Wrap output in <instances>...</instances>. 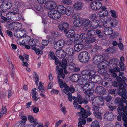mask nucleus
<instances>
[{
  "label": "nucleus",
  "mask_w": 127,
  "mask_h": 127,
  "mask_svg": "<svg viewBox=\"0 0 127 127\" xmlns=\"http://www.w3.org/2000/svg\"><path fill=\"white\" fill-rule=\"evenodd\" d=\"M95 72L93 70H87L82 71V78L85 80H89L94 75Z\"/></svg>",
  "instance_id": "nucleus-5"
},
{
  "label": "nucleus",
  "mask_w": 127,
  "mask_h": 127,
  "mask_svg": "<svg viewBox=\"0 0 127 127\" xmlns=\"http://www.w3.org/2000/svg\"><path fill=\"white\" fill-rule=\"evenodd\" d=\"M83 5L81 2H78L74 4L73 7L75 9L80 10L82 8Z\"/></svg>",
  "instance_id": "nucleus-30"
},
{
  "label": "nucleus",
  "mask_w": 127,
  "mask_h": 127,
  "mask_svg": "<svg viewBox=\"0 0 127 127\" xmlns=\"http://www.w3.org/2000/svg\"><path fill=\"white\" fill-rule=\"evenodd\" d=\"M88 41L89 43L95 42L96 40L95 36L90 37L88 39Z\"/></svg>",
  "instance_id": "nucleus-59"
},
{
  "label": "nucleus",
  "mask_w": 127,
  "mask_h": 127,
  "mask_svg": "<svg viewBox=\"0 0 127 127\" xmlns=\"http://www.w3.org/2000/svg\"><path fill=\"white\" fill-rule=\"evenodd\" d=\"M7 109L5 106H3L2 108V110L0 114V118L2 116L3 114L6 113Z\"/></svg>",
  "instance_id": "nucleus-48"
},
{
  "label": "nucleus",
  "mask_w": 127,
  "mask_h": 127,
  "mask_svg": "<svg viewBox=\"0 0 127 127\" xmlns=\"http://www.w3.org/2000/svg\"><path fill=\"white\" fill-rule=\"evenodd\" d=\"M113 30L112 28L109 27L105 28L103 31V32L105 35H109L113 34Z\"/></svg>",
  "instance_id": "nucleus-23"
},
{
  "label": "nucleus",
  "mask_w": 127,
  "mask_h": 127,
  "mask_svg": "<svg viewBox=\"0 0 127 127\" xmlns=\"http://www.w3.org/2000/svg\"><path fill=\"white\" fill-rule=\"evenodd\" d=\"M112 98L110 95H107L105 97V103L106 105H109V104H112V102L111 100Z\"/></svg>",
  "instance_id": "nucleus-28"
},
{
  "label": "nucleus",
  "mask_w": 127,
  "mask_h": 127,
  "mask_svg": "<svg viewBox=\"0 0 127 127\" xmlns=\"http://www.w3.org/2000/svg\"><path fill=\"white\" fill-rule=\"evenodd\" d=\"M93 114L97 118L100 120L102 119V118L101 116V113L100 112H97V113H94Z\"/></svg>",
  "instance_id": "nucleus-63"
},
{
  "label": "nucleus",
  "mask_w": 127,
  "mask_h": 127,
  "mask_svg": "<svg viewBox=\"0 0 127 127\" xmlns=\"http://www.w3.org/2000/svg\"><path fill=\"white\" fill-rule=\"evenodd\" d=\"M85 118H82L80 117L79 118L78 120L79 121V122L78 123V127H83L82 126V124L84 125L86 124V121Z\"/></svg>",
  "instance_id": "nucleus-33"
},
{
  "label": "nucleus",
  "mask_w": 127,
  "mask_h": 127,
  "mask_svg": "<svg viewBox=\"0 0 127 127\" xmlns=\"http://www.w3.org/2000/svg\"><path fill=\"white\" fill-rule=\"evenodd\" d=\"M35 8L37 11H43V7L41 5H35L34 6Z\"/></svg>",
  "instance_id": "nucleus-54"
},
{
  "label": "nucleus",
  "mask_w": 127,
  "mask_h": 127,
  "mask_svg": "<svg viewBox=\"0 0 127 127\" xmlns=\"http://www.w3.org/2000/svg\"><path fill=\"white\" fill-rule=\"evenodd\" d=\"M120 65V67L121 70L122 71H124L125 70V65L124 64L123 62H120L119 63Z\"/></svg>",
  "instance_id": "nucleus-53"
},
{
  "label": "nucleus",
  "mask_w": 127,
  "mask_h": 127,
  "mask_svg": "<svg viewBox=\"0 0 127 127\" xmlns=\"http://www.w3.org/2000/svg\"><path fill=\"white\" fill-rule=\"evenodd\" d=\"M28 119L31 123H33L32 124L34 125V126H36L38 123L37 119L35 118L34 119V117L32 115H29L28 117Z\"/></svg>",
  "instance_id": "nucleus-22"
},
{
  "label": "nucleus",
  "mask_w": 127,
  "mask_h": 127,
  "mask_svg": "<svg viewBox=\"0 0 127 127\" xmlns=\"http://www.w3.org/2000/svg\"><path fill=\"white\" fill-rule=\"evenodd\" d=\"M105 19L104 17L101 18L99 19V21L103 23V26L104 27L106 28V27H111L113 26V24L111 20L110 21L108 20L106 21H105Z\"/></svg>",
  "instance_id": "nucleus-14"
},
{
  "label": "nucleus",
  "mask_w": 127,
  "mask_h": 127,
  "mask_svg": "<svg viewBox=\"0 0 127 127\" xmlns=\"http://www.w3.org/2000/svg\"><path fill=\"white\" fill-rule=\"evenodd\" d=\"M104 59V57L101 55H98L95 56L93 60V63L95 64H97L103 61Z\"/></svg>",
  "instance_id": "nucleus-10"
},
{
  "label": "nucleus",
  "mask_w": 127,
  "mask_h": 127,
  "mask_svg": "<svg viewBox=\"0 0 127 127\" xmlns=\"http://www.w3.org/2000/svg\"><path fill=\"white\" fill-rule=\"evenodd\" d=\"M58 82L61 88H63L64 87H65V88L67 86L66 83L62 79H60L59 80Z\"/></svg>",
  "instance_id": "nucleus-42"
},
{
  "label": "nucleus",
  "mask_w": 127,
  "mask_h": 127,
  "mask_svg": "<svg viewBox=\"0 0 127 127\" xmlns=\"http://www.w3.org/2000/svg\"><path fill=\"white\" fill-rule=\"evenodd\" d=\"M117 100L119 103L120 106H119L117 109V111L119 115L117 117V119L120 121L121 120V116L123 118H127V100L125 101L124 103H125L126 105L125 106L123 103L121 101V99L119 97L117 98Z\"/></svg>",
  "instance_id": "nucleus-1"
},
{
  "label": "nucleus",
  "mask_w": 127,
  "mask_h": 127,
  "mask_svg": "<svg viewBox=\"0 0 127 127\" xmlns=\"http://www.w3.org/2000/svg\"><path fill=\"white\" fill-rule=\"evenodd\" d=\"M96 35H97L98 37L99 38H101L103 37L104 34L101 31L97 29L95 30Z\"/></svg>",
  "instance_id": "nucleus-41"
},
{
  "label": "nucleus",
  "mask_w": 127,
  "mask_h": 127,
  "mask_svg": "<svg viewBox=\"0 0 127 127\" xmlns=\"http://www.w3.org/2000/svg\"><path fill=\"white\" fill-rule=\"evenodd\" d=\"M48 42L51 44L54 43L56 41V39L52 36H48Z\"/></svg>",
  "instance_id": "nucleus-43"
},
{
  "label": "nucleus",
  "mask_w": 127,
  "mask_h": 127,
  "mask_svg": "<svg viewBox=\"0 0 127 127\" xmlns=\"http://www.w3.org/2000/svg\"><path fill=\"white\" fill-rule=\"evenodd\" d=\"M104 63V62L102 61L101 62V63H100L97 64V67L100 69V70H102L105 68V65L103 64Z\"/></svg>",
  "instance_id": "nucleus-47"
},
{
  "label": "nucleus",
  "mask_w": 127,
  "mask_h": 127,
  "mask_svg": "<svg viewBox=\"0 0 127 127\" xmlns=\"http://www.w3.org/2000/svg\"><path fill=\"white\" fill-rule=\"evenodd\" d=\"M71 80L74 82H78L79 84V82H81L82 80V78L80 75L79 74H75L72 75L71 77Z\"/></svg>",
  "instance_id": "nucleus-13"
},
{
  "label": "nucleus",
  "mask_w": 127,
  "mask_h": 127,
  "mask_svg": "<svg viewBox=\"0 0 127 127\" xmlns=\"http://www.w3.org/2000/svg\"><path fill=\"white\" fill-rule=\"evenodd\" d=\"M65 36L69 38H72L73 37V35L75 33L74 31L72 30H69L65 33Z\"/></svg>",
  "instance_id": "nucleus-29"
},
{
  "label": "nucleus",
  "mask_w": 127,
  "mask_h": 127,
  "mask_svg": "<svg viewBox=\"0 0 127 127\" xmlns=\"http://www.w3.org/2000/svg\"><path fill=\"white\" fill-rule=\"evenodd\" d=\"M119 83L116 81H114L113 82L112 86L115 87H119V90L118 91V93L119 95L121 96L122 99H126L127 98V95L126 92V90L123 87H120Z\"/></svg>",
  "instance_id": "nucleus-2"
},
{
  "label": "nucleus",
  "mask_w": 127,
  "mask_h": 127,
  "mask_svg": "<svg viewBox=\"0 0 127 127\" xmlns=\"http://www.w3.org/2000/svg\"><path fill=\"white\" fill-rule=\"evenodd\" d=\"M68 64H69L68 65L69 66V68L71 69H72L75 67V64L73 62V59H70V60L69 59H68Z\"/></svg>",
  "instance_id": "nucleus-34"
},
{
  "label": "nucleus",
  "mask_w": 127,
  "mask_h": 127,
  "mask_svg": "<svg viewBox=\"0 0 127 127\" xmlns=\"http://www.w3.org/2000/svg\"><path fill=\"white\" fill-rule=\"evenodd\" d=\"M69 25L67 22H63L60 24L58 25V28L62 32H64L65 33L69 30Z\"/></svg>",
  "instance_id": "nucleus-8"
},
{
  "label": "nucleus",
  "mask_w": 127,
  "mask_h": 127,
  "mask_svg": "<svg viewBox=\"0 0 127 127\" xmlns=\"http://www.w3.org/2000/svg\"><path fill=\"white\" fill-rule=\"evenodd\" d=\"M92 9L94 10H99L102 6V3L98 1L93 2L91 4Z\"/></svg>",
  "instance_id": "nucleus-12"
},
{
  "label": "nucleus",
  "mask_w": 127,
  "mask_h": 127,
  "mask_svg": "<svg viewBox=\"0 0 127 127\" xmlns=\"http://www.w3.org/2000/svg\"><path fill=\"white\" fill-rule=\"evenodd\" d=\"M119 60L116 58H113L111 59L110 61V66L112 68L114 69L118 66Z\"/></svg>",
  "instance_id": "nucleus-11"
},
{
  "label": "nucleus",
  "mask_w": 127,
  "mask_h": 127,
  "mask_svg": "<svg viewBox=\"0 0 127 127\" xmlns=\"http://www.w3.org/2000/svg\"><path fill=\"white\" fill-rule=\"evenodd\" d=\"M78 108H80L81 111L78 113V114L80 117H81L83 118H86L88 115L91 114L90 110H85L81 107L80 105H78Z\"/></svg>",
  "instance_id": "nucleus-6"
},
{
  "label": "nucleus",
  "mask_w": 127,
  "mask_h": 127,
  "mask_svg": "<svg viewBox=\"0 0 127 127\" xmlns=\"http://www.w3.org/2000/svg\"><path fill=\"white\" fill-rule=\"evenodd\" d=\"M39 83V85L38 88L39 89V91L42 92H44L45 91L44 90V86L41 84V82H40Z\"/></svg>",
  "instance_id": "nucleus-60"
},
{
  "label": "nucleus",
  "mask_w": 127,
  "mask_h": 127,
  "mask_svg": "<svg viewBox=\"0 0 127 127\" xmlns=\"http://www.w3.org/2000/svg\"><path fill=\"white\" fill-rule=\"evenodd\" d=\"M30 39L28 41V43L29 45L31 46V48L32 47H36V46H37V40L31 39L30 40Z\"/></svg>",
  "instance_id": "nucleus-27"
},
{
  "label": "nucleus",
  "mask_w": 127,
  "mask_h": 127,
  "mask_svg": "<svg viewBox=\"0 0 127 127\" xmlns=\"http://www.w3.org/2000/svg\"><path fill=\"white\" fill-rule=\"evenodd\" d=\"M105 90V89L101 86H97L95 90V93L100 95L104 94Z\"/></svg>",
  "instance_id": "nucleus-18"
},
{
  "label": "nucleus",
  "mask_w": 127,
  "mask_h": 127,
  "mask_svg": "<svg viewBox=\"0 0 127 127\" xmlns=\"http://www.w3.org/2000/svg\"><path fill=\"white\" fill-rule=\"evenodd\" d=\"M15 32L14 33V35L17 37H19L20 38H22V37H23L25 36H26V34H24L22 36H21L20 35V34L19 35H18L17 32V31H15Z\"/></svg>",
  "instance_id": "nucleus-62"
},
{
  "label": "nucleus",
  "mask_w": 127,
  "mask_h": 127,
  "mask_svg": "<svg viewBox=\"0 0 127 127\" xmlns=\"http://www.w3.org/2000/svg\"><path fill=\"white\" fill-rule=\"evenodd\" d=\"M99 107L98 106H94L93 108V110L94 111L93 112V114H94V113H97L99 112Z\"/></svg>",
  "instance_id": "nucleus-61"
},
{
  "label": "nucleus",
  "mask_w": 127,
  "mask_h": 127,
  "mask_svg": "<svg viewBox=\"0 0 127 127\" xmlns=\"http://www.w3.org/2000/svg\"><path fill=\"white\" fill-rule=\"evenodd\" d=\"M51 2L50 9H54L56 7L57 5L56 3L55 2L53 1H52V2Z\"/></svg>",
  "instance_id": "nucleus-64"
},
{
  "label": "nucleus",
  "mask_w": 127,
  "mask_h": 127,
  "mask_svg": "<svg viewBox=\"0 0 127 127\" xmlns=\"http://www.w3.org/2000/svg\"><path fill=\"white\" fill-rule=\"evenodd\" d=\"M54 44V48L55 49H59L60 48H61L59 43L58 41L57 42L56 41V42Z\"/></svg>",
  "instance_id": "nucleus-56"
},
{
  "label": "nucleus",
  "mask_w": 127,
  "mask_h": 127,
  "mask_svg": "<svg viewBox=\"0 0 127 127\" xmlns=\"http://www.w3.org/2000/svg\"><path fill=\"white\" fill-rule=\"evenodd\" d=\"M94 92V90L93 89H88L85 91L84 93L88 95L92 94Z\"/></svg>",
  "instance_id": "nucleus-50"
},
{
  "label": "nucleus",
  "mask_w": 127,
  "mask_h": 127,
  "mask_svg": "<svg viewBox=\"0 0 127 127\" xmlns=\"http://www.w3.org/2000/svg\"><path fill=\"white\" fill-rule=\"evenodd\" d=\"M52 1L49 0L48 1H46L45 4V7L47 9H50V6Z\"/></svg>",
  "instance_id": "nucleus-46"
},
{
  "label": "nucleus",
  "mask_w": 127,
  "mask_h": 127,
  "mask_svg": "<svg viewBox=\"0 0 127 127\" xmlns=\"http://www.w3.org/2000/svg\"><path fill=\"white\" fill-rule=\"evenodd\" d=\"M107 52H109L110 53H115L116 51V48L115 47L112 46L108 48L106 50Z\"/></svg>",
  "instance_id": "nucleus-44"
},
{
  "label": "nucleus",
  "mask_w": 127,
  "mask_h": 127,
  "mask_svg": "<svg viewBox=\"0 0 127 127\" xmlns=\"http://www.w3.org/2000/svg\"><path fill=\"white\" fill-rule=\"evenodd\" d=\"M21 23L17 22H11L9 23L7 26V28L11 31H17L18 27V26L21 27Z\"/></svg>",
  "instance_id": "nucleus-7"
},
{
  "label": "nucleus",
  "mask_w": 127,
  "mask_h": 127,
  "mask_svg": "<svg viewBox=\"0 0 127 127\" xmlns=\"http://www.w3.org/2000/svg\"><path fill=\"white\" fill-rule=\"evenodd\" d=\"M50 33L53 36L59 37L61 35V34L60 33L56 31H50Z\"/></svg>",
  "instance_id": "nucleus-52"
},
{
  "label": "nucleus",
  "mask_w": 127,
  "mask_h": 127,
  "mask_svg": "<svg viewBox=\"0 0 127 127\" xmlns=\"http://www.w3.org/2000/svg\"><path fill=\"white\" fill-rule=\"evenodd\" d=\"M61 17L60 14L55 10L53 16H52V19L54 20H57Z\"/></svg>",
  "instance_id": "nucleus-38"
},
{
  "label": "nucleus",
  "mask_w": 127,
  "mask_h": 127,
  "mask_svg": "<svg viewBox=\"0 0 127 127\" xmlns=\"http://www.w3.org/2000/svg\"><path fill=\"white\" fill-rule=\"evenodd\" d=\"M99 24V22L98 20H93L90 22L89 27L92 29H95L98 27Z\"/></svg>",
  "instance_id": "nucleus-17"
},
{
  "label": "nucleus",
  "mask_w": 127,
  "mask_h": 127,
  "mask_svg": "<svg viewBox=\"0 0 127 127\" xmlns=\"http://www.w3.org/2000/svg\"><path fill=\"white\" fill-rule=\"evenodd\" d=\"M65 88H65V90L66 91V93H65L66 94H67L68 93H69L68 91H70V92L73 93L74 92L75 90L73 87L72 86H71L69 87L67 85Z\"/></svg>",
  "instance_id": "nucleus-39"
},
{
  "label": "nucleus",
  "mask_w": 127,
  "mask_h": 127,
  "mask_svg": "<svg viewBox=\"0 0 127 127\" xmlns=\"http://www.w3.org/2000/svg\"><path fill=\"white\" fill-rule=\"evenodd\" d=\"M78 59L82 63H86L90 59V55L87 52H81L78 55Z\"/></svg>",
  "instance_id": "nucleus-3"
},
{
  "label": "nucleus",
  "mask_w": 127,
  "mask_h": 127,
  "mask_svg": "<svg viewBox=\"0 0 127 127\" xmlns=\"http://www.w3.org/2000/svg\"><path fill=\"white\" fill-rule=\"evenodd\" d=\"M55 10H53L49 11L48 13V16L50 18L52 19V17L53 16Z\"/></svg>",
  "instance_id": "nucleus-55"
},
{
  "label": "nucleus",
  "mask_w": 127,
  "mask_h": 127,
  "mask_svg": "<svg viewBox=\"0 0 127 127\" xmlns=\"http://www.w3.org/2000/svg\"><path fill=\"white\" fill-rule=\"evenodd\" d=\"M125 81H127V78L125 77H123L122 79L121 84L120 85V87L123 86L124 88L127 86V84L125 83Z\"/></svg>",
  "instance_id": "nucleus-40"
},
{
  "label": "nucleus",
  "mask_w": 127,
  "mask_h": 127,
  "mask_svg": "<svg viewBox=\"0 0 127 127\" xmlns=\"http://www.w3.org/2000/svg\"><path fill=\"white\" fill-rule=\"evenodd\" d=\"M89 80H85L82 78V80L81 82H79V84L81 86L80 87V89L86 91L88 89H89V82L87 81Z\"/></svg>",
  "instance_id": "nucleus-9"
},
{
  "label": "nucleus",
  "mask_w": 127,
  "mask_h": 127,
  "mask_svg": "<svg viewBox=\"0 0 127 127\" xmlns=\"http://www.w3.org/2000/svg\"><path fill=\"white\" fill-rule=\"evenodd\" d=\"M83 47L82 44H75L74 46L75 51L79 52L82 50Z\"/></svg>",
  "instance_id": "nucleus-32"
},
{
  "label": "nucleus",
  "mask_w": 127,
  "mask_h": 127,
  "mask_svg": "<svg viewBox=\"0 0 127 127\" xmlns=\"http://www.w3.org/2000/svg\"><path fill=\"white\" fill-rule=\"evenodd\" d=\"M95 82L96 84H99L101 82L102 78L100 76L96 75L94 77Z\"/></svg>",
  "instance_id": "nucleus-36"
},
{
  "label": "nucleus",
  "mask_w": 127,
  "mask_h": 127,
  "mask_svg": "<svg viewBox=\"0 0 127 127\" xmlns=\"http://www.w3.org/2000/svg\"><path fill=\"white\" fill-rule=\"evenodd\" d=\"M61 48H62L64 45L65 41L63 39L59 40L58 41Z\"/></svg>",
  "instance_id": "nucleus-58"
},
{
  "label": "nucleus",
  "mask_w": 127,
  "mask_h": 127,
  "mask_svg": "<svg viewBox=\"0 0 127 127\" xmlns=\"http://www.w3.org/2000/svg\"><path fill=\"white\" fill-rule=\"evenodd\" d=\"M3 0L2 2V4L0 5V9H1L2 12L4 13L7 9L6 5V2Z\"/></svg>",
  "instance_id": "nucleus-26"
},
{
  "label": "nucleus",
  "mask_w": 127,
  "mask_h": 127,
  "mask_svg": "<svg viewBox=\"0 0 127 127\" xmlns=\"http://www.w3.org/2000/svg\"><path fill=\"white\" fill-rule=\"evenodd\" d=\"M37 46L36 47H31V49L33 50H35L36 54L37 55H39L40 54V52H41V51H40L39 49L37 48Z\"/></svg>",
  "instance_id": "nucleus-57"
},
{
  "label": "nucleus",
  "mask_w": 127,
  "mask_h": 127,
  "mask_svg": "<svg viewBox=\"0 0 127 127\" xmlns=\"http://www.w3.org/2000/svg\"><path fill=\"white\" fill-rule=\"evenodd\" d=\"M65 13L68 16L72 14L73 13L74 10L72 7L68 6L66 8Z\"/></svg>",
  "instance_id": "nucleus-20"
},
{
  "label": "nucleus",
  "mask_w": 127,
  "mask_h": 127,
  "mask_svg": "<svg viewBox=\"0 0 127 127\" xmlns=\"http://www.w3.org/2000/svg\"><path fill=\"white\" fill-rule=\"evenodd\" d=\"M66 8L62 5H59L57 7L58 12L59 13H63V14L65 11Z\"/></svg>",
  "instance_id": "nucleus-25"
},
{
  "label": "nucleus",
  "mask_w": 127,
  "mask_h": 127,
  "mask_svg": "<svg viewBox=\"0 0 127 127\" xmlns=\"http://www.w3.org/2000/svg\"><path fill=\"white\" fill-rule=\"evenodd\" d=\"M107 82H105L103 83V85L105 87L107 88H110L112 86L113 82L111 79L108 78L107 79Z\"/></svg>",
  "instance_id": "nucleus-19"
},
{
  "label": "nucleus",
  "mask_w": 127,
  "mask_h": 127,
  "mask_svg": "<svg viewBox=\"0 0 127 127\" xmlns=\"http://www.w3.org/2000/svg\"><path fill=\"white\" fill-rule=\"evenodd\" d=\"M65 51L63 50H60V51L62 53L61 54V57L63 58L65 57L66 54H67L69 56L68 57V59H70V58H71V56H73L75 53V51H74L73 49L69 47H67L65 48Z\"/></svg>",
  "instance_id": "nucleus-4"
},
{
  "label": "nucleus",
  "mask_w": 127,
  "mask_h": 127,
  "mask_svg": "<svg viewBox=\"0 0 127 127\" xmlns=\"http://www.w3.org/2000/svg\"><path fill=\"white\" fill-rule=\"evenodd\" d=\"M104 118L108 121H112L114 120V116L111 112L107 111L104 114Z\"/></svg>",
  "instance_id": "nucleus-15"
},
{
  "label": "nucleus",
  "mask_w": 127,
  "mask_h": 127,
  "mask_svg": "<svg viewBox=\"0 0 127 127\" xmlns=\"http://www.w3.org/2000/svg\"><path fill=\"white\" fill-rule=\"evenodd\" d=\"M63 58L62 60L59 62V65L61 66L62 67V68L63 69H66L67 66V62L65 59H64Z\"/></svg>",
  "instance_id": "nucleus-21"
},
{
  "label": "nucleus",
  "mask_w": 127,
  "mask_h": 127,
  "mask_svg": "<svg viewBox=\"0 0 127 127\" xmlns=\"http://www.w3.org/2000/svg\"><path fill=\"white\" fill-rule=\"evenodd\" d=\"M90 127H100L99 122L97 120H95L92 123Z\"/></svg>",
  "instance_id": "nucleus-45"
},
{
  "label": "nucleus",
  "mask_w": 127,
  "mask_h": 127,
  "mask_svg": "<svg viewBox=\"0 0 127 127\" xmlns=\"http://www.w3.org/2000/svg\"><path fill=\"white\" fill-rule=\"evenodd\" d=\"M48 57L50 60L53 59L55 60V64L57 65L59 64V59L57 57L55 56L54 53L52 51H50L49 52Z\"/></svg>",
  "instance_id": "nucleus-16"
},
{
  "label": "nucleus",
  "mask_w": 127,
  "mask_h": 127,
  "mask_svg": "<svg viewBox=\"0 0 127 127\" xmlns=\"http://www.w3.org/2000/svg\"><path fill=\"white\" fill-rule=\"evenodd\" d=\"M87 34L88 36H95L96 35L95 30H89L87 33Z\"/></svg>",
  "instance_id": "nucleus-35"
},
{
  "label": "nucleus",
  "mask_w": 127,
  "mask_h": 127,
  "mask_svg": "<svg viewBox=\"0 0 127 127\" xmlns=\"http://www.w3.org/2000/svg\"><path fill=\"white\" fill-rule=\"evenodd\" d=\"M32 99L35 101L37 100V96H36L37 95V93L35 91H32Z\"/></svg>",
  "instance_id": "nucleus-51"
},
{
  "label": "nucleus",
  "mask_w": 127,
  "mask_h": 127,
  "mask_svg": "<svg viewBox=\"0 0 127 127\" xmlns=\"http://www.w3.org/2000/svg\"><path fill=\"white\" fill-rule=\"evenodd\" d=\"M108 14V12L107 10H103L99 11L98 13L99 16L102 17V18L104 17L107 16Z\"/></svg>",
  "instance_id": "nucleus-31"
},
{
  "label": "nucleus",
  "mask_w": 127,
  "mask_h": 127,
  "mask_svg": "<svg viewBox=\"0 0 127 127\" xmlns=\"http://www.w3.org/2000/svg\"><path fill=\"white\" fill-rule=\"evenodd\" d=\"M73 24L74 26L77 27H79L82 25V20L78 18L75 20Z\"/></svg>",
  "instance_id": "nucleus-24"
},
{
  "label": "nucleus",
  "mask_w": 127,
  "mask_h": 127,
  "mask_svg": "<svg viewBox=\"0 0 127 127\" xmlns=\"http://www.w3.org/2000/svg\"><path fill=\"white\" fill-rule=\"evenodd\" d=\"M90 22L88 19H84L82 20V25L84 27H87L89 25Z\"/></svg>",
  "instance_id": "nucleus-37"
},
{
  "label": "nucleus",
  "mask_w": 127,
  "mask_h": 127,
  "mask_svg": "<svg viewBox=\"0 0 127 127\" xmlns=\"http://www.w3.org/2000/svg\"><path fill=\"white\" fill-rule=\"evenodd\" d=\"M63 72V69L62 68H61L60 69L59 66H57L56 68V73L61 74Z\"/></svg>",
  "instance_id": "nucleus-49"
}]
</instances>
